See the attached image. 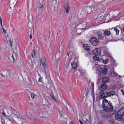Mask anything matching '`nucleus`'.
<instances>
[{"instance_id":"obj_1","label":"nucleus","mask_w":124,"mask_h":124,"mask_svg":"<svg viewBox=\"0 0 124 124\" xmlns=\"http://www.w3.org/2000/svg\"><path fill=\"white\" fill-rule=\"evenodd\" d=\"M102 106L104 110L107 112L111 113L113 111V107L112 103L106 99L102 100Z\"/></svg>"},{"instance_id":"obj_2","label":"nucleus","mask_w":124,"mask_h":124,"mask_svg":"<svg viewBox=\"0 0 124 124\" xmlns=\"http://www.w3.org/2000/svg\"><path fill=\"white\" fill-rule=\"evenodd\" d=\"M115 119L117 120L121 121L124 120V118L122 117L124 116V108H120L116 112Z\"/></svg>"},{"instance_id":"obj_3","label":"nucleus","mask_w":124,"mask_h":124,"mask_svg":"<svg viewBox=\"0 0 124 124\" xmlns=\"http://www.w3.org/2000/svg\"><path fill=\"white\" fill-rule=\"evenodd\" d=\"M108 66L105 65L102 67L100 66H98L96 68V73L100 75L102 73L103 74L106 75L108 72Z\"/></svg>"},{"instance_id":"obj_4","label":"nucleus","mask_w":124,"mask_h":124,"mask_svg":"<svg viewBox=\"0 0 124 124\" xmlns=\"http://www.w3.org/2000/svg\"><path fill=\"white\" fill-rule=\"evenodd\" d=\"M91 44L94 46H96L98 44L99 41L95 37H92L89 40Z\"/></svg>"},{"instance_id":"obj_5","label":"nucleus","mask_w":124,"mask_h":124,"mask_svg":"<svg viewBox=\"0 0 124 124\" xmlns=\"http://www.w3.org/2000/svg\"><path fill=\"white\" fill-rule=\"evenodd\" d=\"M41 62L42 65L45 70L46 69L47 65L46 59L45 57H43L41 59Z\"/></svg>"},{"instance_id":"obj_6","label":"nucleus","mask_w":124,"mask_h":124,"mask_svg":"<svg viewBox=\"0 0 124 124\" xmlns=\"http://www.w3.org/2000/svg\"><path fill=\"white\" fill-rule=\"evenodd\" d=\"M103 35V33L100 31H98L95 34L96 36L99 39H103L104 38Z\"/></svg>"},{"instance_id":"obj_7","label":"nucleus","mask_w":124,"mask_h":124,"mask_svg":"<svg viewBox=\"0 0 124 124\" xmlns=\"http://www.w3.org/2000/svg\"><path fill=\"white\" fill-rule=\"evenodd\" d=\"M102 115L103 117L108 118L111 115V113L107 112L106 111H102L101 112Z\"/></svg>"},{"instance_id":"obj_8","label":"nucleus","mask_w":124,"mask_h":124,"mask_svg":"<svg viewBox=\"0 0 124 124\" xmlns=\"http://www.w3.org/2000/svg\"><path fill=\"white\" fill-rule=\"evenodd\" d=\"M93 54L95 55H100L101 54V50L99 49H96L93 50L92 51Z\"/></svg>"},{"instance_id":"obj_9","label":"nucleus","mask_w":124,"mask_h":124,"mask_svg":"<svg viewBox=\"0 0 124 124\" xmlns=\"http://www.w3.org/2000/svg\"><path fill=\"white\" fill-rule=\"evenodd\" d=\"M101 94L99 96V98L101 99H105V98L108 97V95L107 94V92H101Z\"/></svg>"},{"instance_id":"obj_10","label":"nucleus","mask_w":124,"mask_h":124,"mask_svg":"<svg viewBox=\"0 0 124 124\" xmlns=\"http://www.w3.org/2000/svg\"><path fill=\"white\" fill-rule=\"evenodd\" d=\"M108 87V85L105 83H104L101 85L99 88L100 91H104L107 89Z\"/></svg>"},{"instance_id":"obj_11","label":"nucleus","mask_w":124,"mask_h":124,"mask_svg":"<svg viewBox=\"0 0 124 124\" xmlns=\"http://www.w3.org/2000/svg\"><path fill=\"white\" fill-rule=\"evenodd\" d=\"M113 29V28H110L108 29V30H109V31L106 30H104L103 32V34H104L105 35L107 36H108L111 34L110 32V30H111L112 29Z\"/></svg>"},{"instance_id":"obj_12","label":"nucleus","mask_w":124,"mask_h":124,"mask_svg":"<svg viewBox=\"0 0 124 124\" xmlns=\"http://www.w3.org/2000/svg\"><path fill=\"white\" fill-rule=\"evenodd\" d=\"M62 54L60 51L57 52L55 56V58H56L57 60L58 59H60L62 57Z\"/></svg>"},{"instance_id":"obj_13","label":"nucleus","mask_w":124,"mask_h":124,"mask_svg":"<svg viewBox=\"0 0 124 124\" xmlns=\"http://www.w3.org/2000/svg\"><path fill=\"white\" fill-rule=\"evenodd\" d=\"M92 7L88 6L86 7V12L88 14H90L92 11Z\"/></svg>"},{"instance_id":"obj_14","label":"nucleus","mask_w":124,"mask_h":124,"mask_svg":"<svg viewBox=\"0 0 124 124\" xmlns=\"http://www.w3.org/2000/svg\"><path fill=\"white\" fill-rule=\"evenodd\" d=\"M98 4L97 3H94L93 6H91L93 8V10L95 11L98 8Z\"/></svg>"},{"instance_id":"obj_15","label":"nucleus","mask_w":124,"mask_h":124,"mask_svg":"<svg viewBox=\"0 0 124 124\" xmlns=\"http://www.w3.org/2000/svg\"><path fill=\"white\" fill-rule=\"evenodd\" d=\"M96 16L97 17V18H96V20L101 21L103 18V16L101 14H100L98 15H96Z\"/></svg>"},{"instance_id":"obj_16","label":"nucleus","mask_w":124,"mask_h":124,"mask_svg":"<svg viewBox=\"0 0 124 124\" xmlns=\"http://www.w3.org/2000/svg\"><path fill=\"white\" fill-rule=\"evenodd\" d=\"M83 46L84 49L87 51H89L90 50V46L87 44H84Z\"/></svg>"},{"instance_id":"obj_17","label":"nucleus","mask_w":124,"mask_h":124,"mask_svg":"<svg viewBox=\"0 0 124 124\" xmlns=\"http://www.w3.org/2000/svg\"><path fill=\"white\" fill-rule=\"evenodd\" d=\"M107 94L108 97H110L113 96L115 94V92L114 91H111L109 92H107Z\"/></svg>"},{"instance_id":"obj_18","label":"nucleus","mask_w":124,"mask_h":124,"mask_svg":"<svg viewBox=\"0 0 124 124\" xmlns=\"http://www.w3.org/2000/svg\"><path fill=\"white\" fill-rule=\"evenodd\" d=\"M110 81V78L108 77H104L102 79V81L104 83H107Z\"/></svg>"},{"instance_id":"obj_19","label":"nucleus","mask_w":124,"mask_h":124,"mask_svg":"<svg viewBox=\"0 0 124 124\" xmlns=\"http://www.w3.org/2000/svg\"><path fill=\"white\" fill-rule=\"evenodd\" d=\"M117 74L115 72H111L109 73L108 74V75L109 77H115L116 76Z\"/></svg>"},{"instance_id":"obj_20","label":"nucleus","mask_w":124,"mask_h":124,"mask_svg":"<svg viewBox=\"0 0 124 124\" xmlns=\"http://www.w3.org/2000/svg\"><path fill=\"white\" fill-rule=\"evenodd\" d=\"M71 65L73 69L75 70L77 67V65L75 62H72L71 63Z\"/></svg>"},{"instance_id":"obj_21","label":"nucleus","mask_w":124,"mask_h":124,"mask_svg":"<svg viewBox=\"0 0 124 124\" xmlns=\"http://www.w3.org/2000/svg\"><path fill=\"white\" fill-rule=\"evenodd\" d=\"M64 8L66 10V13H68L70 10V9L68 4H66L64 5Z\"/></svg>"},{"instance_id":"obj_22","label":"nucleus","mask_w":124,"mask_h":124,"mask_svg":"<svg viewBox=\"0 0 124 124\" xmlns=\"http://www.w3.org/2000/svg\"><path fill=\"white\" fill-rule=\"evenodd\" d=\"M11 62H12V61L13 62H14L15 61V60L16 59V55L15 54H12L11 56Z\"/></svg>"},{"instance_id":"obj_23","label":"nucleus","mask_w":124,"mask_h":124,"mask_svg":"<svg viewBox=\"0 0 124 124\" xmlns=\"http://www.w3.org/2000/svg\"><path fill=\"white\" fill-rule=\"evenodd\" d=\"M100 62H103V63L106 64H107L108 62V59H106L105 61L103 59L101 58L100 59Z\"/></svg>"},{"instance_id":"obj_24","label":"nucleus","mask_w":124,"mask_h":124,"mask_svg":"<svg viewBox=\"0 0 124 124\" xmlns=\"http://www.w3.org/2000/svg\"><path fill=\"white\" fill-rule=\"evenodd\" d=\"M28 63L30 64V66L32 67H33V65L32 60H29L28 61Z\"/></svg>"},{"instance_id":"obj_25","label":"nucleus","mask_w":124,"mask_h":124,"mask_svg":"<svg viewBox=\"0 0 124 124\" xmlns=\"http://www.w3.org/2000/svg\"><path fill=\"white\" fill-rule=\"evenodd\" d=\"M97 56L94 55L93 57V59L95 61H99L100 62V59Z\"/></svg>"},{"instance_id":"obj_26","label":"nucleus","mask_w":124,"mask_h":124,"mask_svg":"<svg viewBox=\"0 0 124 124\" xmlns=\"http://www.w3.org/2000/svg\"><path fill=\"white\" fill-rule=\"evenodd\" d=\"M114 30L116 32V35H117L119 34V30H118L117 28L115 27L114 28Z\"/></svg>"},{"instance_id":"obj_27","label":"nucleus","mask_w":124,"mask_h":124,"mask_svg":"<svg viewBox=\"0 0 124 124\" xmlns=\"http://www.w3.org/2000/svg\"><path fill=\"white\" fill-rule=\"evenodd\" d=\"M59 110L60 111L59 114L60 115H62V113L63 111V110L62 108H59Z\"/></svg>"},{"instance_id":"obj_28","label":"nucleus","mask_w":124,"mask_h":124,"mask_svg":"<svg viewBox=\"0 0 124 124\" xmlns=\"http://www.w3.org/2000/svg\"><path fill=\"white\" fill-rule=\"evenodd\" d=\"M36 53L35 51V50H33L32 51L31 53V55L33 58L34 56H35Z\"/></svg>"},{"instance_id":"obj_29","label":"nucleus","mask_w":124,"mask_h":124,"mask_svg":"<svg viewBox=\"0 0 124 124\" xmlns=\"http://www.w3.org/2000/svg\"><path fill=\"white\" fill-rule=\"evenodd\" d=\"M43 8V4H39L38 8L39 9H42Z\"/></svg>"},{"instance_id":"obj_30","label":"nucleus","mask_w":124,"mask_h":124,"mask_svg":"<svg viewBox=\"0 0 124 124\" xmlns=\"http://www.w3.org/2000/svg\"><path fill=\"white\" fill-rule=\"evenodd\" d=\"M50 96L54 100L56 101L55 99L54 98V96L53 94H50Z\"/></svg>"},{"instance_id":"obj_31","label":"nucleus","mask_w":124,"mask_h":124,"mask_svg":"<svg viewBox=\"0 0 124 124\" xmlns=\"http://www.w3.org/2000/svg\"><path fill=\"white\" fill-rule=\"evenodd\" d=\"M115 60H113V61H112V64H113L112 65L113 66H116V63H115Z\"/></svg>"},{"instance_id":"obj_32","label":"nucleus","mask_w":124,"mask_h":124,"mask_svg":"<svg viewBox=\"0 0 124 124\" xmlns=\"http://www.w3.org/2000/svg\"><path fill=\"white\" fill-rule=\"evenodd\" d=\"M38 81L39 82H40L42 84H43V82L42 81L41 78H39Z\"/></svg>"},{"instance_id":"obj_33","label":"nucleus","mask_w":124,"mask_h":124,"mask_svg":"<svg viewBox=\"0 0 124 124\" xmlns=\"http://www.w3.org/2000/svg\"><path fill=\"white\" fill-rule=\"evenodd\" d=\"M121 30L122 31V33H123V36L124 37V27H123L122 28H121Z\"/></svg>"},{"instance_id":"obj_34","label":"nucleus","mask_w":124,"mask_h":124,"mask_svg":"<svg viewBox=\"0 0 124 124\" xmlns=\"http://www.w3.org/2000/svg\"><path fill=\"white\" fill-rule=\"evenodd\" d=\"M6 78H9L11 77V75H10L9 73H8V75L6 76Z\"/></svg>"},{"instance_id":"obj_35","label":"nucleus","mask_w":124,"mask_h":124,"mask_svg":"<svg viewBox=\"0 0 124 124\" xmlns=\"http://www.w3.org/2000/svg\"><path fill=\"white\" fill-rule=\"evenodd\" d=\"M68 65L67 66H65V70L66 71H67L68 70Z\"/></svg>"},{"instance_id":"obj_36","label":"nucleus","mask_w":124,"mask_h":124,"mask_svg":"<svg viewBox=\"0 0 124 124\" xmlns=\"http://www.w3.org/2000/svg\"><path fill=\"white\" fill-rule=\"evenodd\" d=\"M34 32L33 30L32 29H31L30 31V34H33L34 33Z\"/></svg>"},{"instance_id":"obj_37","label":"nucleus","mask_w":124,"mask_h":124,"mask_svg":"<svg viewBox=\"0 0 124 124\" xmlns=\"http://www.w3.org/2000/svg\"><path fill=\"white\" fill-rule=\"evenodd\" d=\"M34 94L33 93L31 94V98L32 99H33L34 98Z\"/></svg>"},{"instance_id":"obj_38","label":"nucleus","mask_w":124,"mask_h":124,"mask_svg":"<svg viewBox=\"0 0 124 124\" xmlns=\"http://www.w3.org/2000/svg\"><path fill=\"white\" fill-rule=\"evenodd\" d=\"M9 42L10 43V45L11 46H12V41L11 40V39H10L9 40Z\"/></svg>"},{"instance_id":"obj_39","label":"nucleus","mask_w":124,"mask_h":124,"mask_svg":"<svg viewBox=\"0 0 124 124\" xmlns=\"http://www.w3.org/2000/svg\"><path fill=\"white\" fill-rule=\"evenodd\" d=\"M42 9H39V12L38 13L39 14H40L41 13V11H42Z\"/></svg>"},{"instance_id":"obj_40","label":"nucleus","mask_w":124,"mask_h":124,"mask_svg":"<svg viewBox=\"0 0 124 124\" xmlns=\"http://www.w3.org/2000/svg\"><path fill=\"white\" fill-rule=\"evenodd\" d=\"M0 23L1 24V26H2V20L1 17H0Z\"/></svg>"},{"instance_id":"obj_41","label":"nucleus","mask_w":124,"mask_h":124,"mask_svg":"<svg viewBox=\"0 0 124 124\" xmlns=\"http://www.w3.org/2000/svg\"><path fill=\"white\" fill-rule=\"evenodd\" d=\"M3 31L4 33L5 34L6 33V31L5 29H3Z\"/></svg>"},{"instance_id":"obj_42","label":"nucleus","mask_w":124,"mask_h":124,"mask_svg":"<svg viewBox=\"0 0 124 124\" xmlns=\"http://www.w3.org/2000/svg\"><path fill=\"white\" fill-rule=\"evenodd\" d=\"M79 30V29H78L77 30V33L79 35H80V34H81L82 33L81 32L80 33H78V30Z\"/></svg>"},{"instance_id":"obj_43","label":"nucleus","mask_w":124,"mask_h":124,"mask_svg":"<svg viewBox=\"0 0 124 124\" xmlns=\"http://www.w3.org/2000/svg\"><path fill=\"white\" fill-rule=\"evenodd\" d=\"M2 115L3 116H5L6 115V114L4 112H2Z\"/></svg>"},{"instance_id":"obj_44","label":"nucleus","mask_w":124,"mask_h":124,"mask_svg":"<svg viewBox=\"0 0 124 124\" xmlns=\"http://www.w3.org/2000/svg\"><path fill=\"white\" fill-rule=\"evenodd\" d=\"M37 118H35L33 120L34 121H35V122L36 121H37Z\"/></svg>"},{"instance_id":"obj_45","label":"nucleus","mask_w":124,"mask_h":124,"mask_svg":"<svg viewBox=\"0 0 124 124\" xmlns=\"http://www.w3.org/2000/svg\"><path fill=\"white\" fill-rule=\"evenodd\" d=\"M10 0H7V3H8L9 4L10 2Z\"/></svg>"},{"instance_id":"obj_46","label":"nucleus","mask_w":124,"mask_h":124,"mask_svg":"<svg viewBox=\"0 0 124 124\" xmlns=\"http://www.w3.org/2000/svg\"><path fill=\"white\" fill-rule=\"evenodd\" d=\"M121 91L122 92V94L123 95H124V91L122 90H121Z\"/></svg>"},{"instance_id":"obj_47","label":"nucleus","mask_w":124,"mask_h":124,"mask_svg":"<svg viewBox=\"0 0 124 124\" xmlns=\"http://www.w3.org/2000/svg\"><path fill=\"white\" fill-rule=\"evenodd\" d=\"M32 38V36L31 34H30V39H31Z\"/></svg>"},{"instance_id":"obj_48","label":"nucleus","mask_w":124,"mask_h":124,"mask_svg":"<svg viewBox=\"0 0 124 124\" xmlns=\"http://www.w3.org/2000/svg\"><path fill=\"white\" fill-rule=\"evenodd\" d=\"M2 124H5V122L4 121H2Z\"/></svg>"},{"instance_id":"obj_49","label":"nucleus","mask_w":124,"mask_h":124,"mask_svg":"<svg viewBox=\"0 0 124 124\" xmlns=\"http://www.w3.org/2000/svg\"><path fill=\"white\" fill-rule=\"evenodd\" d=\"M70 124H74L73 122H70Z\"/></svg>"},{"instance_id":"obj_50","label":"nucleus","mask_w":124,"mask_h":124,"mask_svg":"<svg viewBox=\"0 0 124 124\" xmlns=\"http://www.w3.org/2000/svg\"><path fill=\"white\" fill-rule=\"evenodd\" d=\"M21 124H27L25 122H23Z\"/></svg>"},{"instance_id":"obj_51","label":"nucleus","mask_w":124,"mask_h":124,"mask_svg":"<svg viewBox=\"0 0 124 124\" xmlns=\"http://www.w3.org/2000/svg\"><path fill=\"white\" fill-rule=\"evenodd\" d=\"M36 108L37 109H39V106L38 105L37 106H36Z\"/></svg>"},{"instance_id":"obj_52","label":"nucleus","mask_w":124,"mask_h":124,"mask_svg":"<svg viewBox=\"0 0 124 124\" xmlns=\"http://www.w3.org/2000/svg\"><path fill=\"white\" fill-rule=\"evenodd\" d=\"M92 85L93 86V87L94 86V84H93V82L92 83Z\"/></svg>"},{"instance_id":"obj_53","label":"nucleus","mask_w":124,"mask_h":124,"mask_svg":"<svg viewBox=\"0 0 124 124\" xmlns=\"http://www.w3.org/2000/svg\"><path fill=\"white\" fill-rule=\"evenodd\" d=\"M67 55L68 56H69V54H70L69 53H68V52H67Z\"/></svg>"},{"instance_id":"obj_54","label":"nucleus","mask_w":124,"mask_h":124,"mask_svg":"<svg viewBox=\"0 0 124 124\" xmlns=\"http://www.w3.org/2000/svg\"><path fill=\"white\" fill-rule=\"evenodd\" d=\"M4 116L5 117H6V118H7V117H8V116L6 115L5 116Z\"/></svg>"},{"instance_id":"obj_55","label":"nucleus","mask_w":124,"mask_h":124,"mask_svg":"<svg viewBox=\"0 0 124 124\" xmlns=\"http://www.w3.org/2000/svg\"><path fill=\"white\" fill-rule=\"evenodd\" d=\"M113 40L114 41H117L118 40H116L113 39Z\"/></svg>"},{"instance_id":"obj_56","label":"nucleus","mask_w":124,"mask_h":124,"mask_svg":"<svg viewBox=\"0 0 124 124\" xmlns=\"http://www.w3.org/2000/svg\"><path fill=\"white\" fill-rule=\"evenodd\" d=\"M1 26L2 28V30H3V29H4V28H3V26L2 25V26Z\"/></svg>"},{"instance_id":"obj_57","label":"nucleus","mask_w":124,"mask_h":124,"mask_svg":"<svg viewBox=\"0 0 124 124\" xmlns=\"http://www.w3.org/2000/svg\"><path fill=\"white\" fill-rule=\"evenodd\" d=\"M8 121H10V119H9V118H8Z\"/></svg>"},{"instance_id":"obj_58","label":"nucleus","mask_w":124,"mask_h":124,"mask_svg":"<svg viewBox=\"0 0 124 124\" xmlns=\"http://www.w3.org/2000/svg\"><path fill=\"white\" fill-rule=\"evenodd\" d=\"M44 106H46V107H47V105H46V104H45V105H44Z\"/></svg>"},{"instance_id":"obj_59","label":"nucleus","mask_w":124,"mask_h":124,"mask_svg":"<svg viewBox=\"0 0 124 124\" xmlns=\"http://www.w3.org/2000/svg\"><path fill=\"white\" fill-rule=\"evenodd\" d=\"M13 110H14L15 111H16V110L15 109L13 108Z\"/></svg>"},{"instance_id":"obj_60","label":"nucleus","mask_w":124,"mask_h":124,"mask_svg":"<svg viewBox=\"0 0 124 124\" xmlns=\"http://www.w3.org/2000/svg\"><path fill=\"white\" fill-rule=\"evenodd\" d=\"M118 76L120 78L121 77V76H120V75H118Z\"/></svg>"},{"instance_id":"obj_61","label":"nucleus","mask_w":124,"mask_h":124,"mask_svg":"<svg viewBox=\"0 0 124 124\" xmlns=\"http://www.w3.org/2000/svg\"><path fill=\"white\" fill-rule=\"evenodd\" d=\"M86 120L88 122H89V121H88L86 119Z\"/></svg>"},{"instance_id":"obj_62","label":"nucleus","mask_w":124,"mask_h":124,"mask_svg":"<svg viewBox=\"0 0 124 124\" xmlns=\"http://www.w3.org/2000/svg\"><path fill=\"white\" fill-rule=\"evenodd\" d=\"M0 2H1V0H0Z\"/></svg>"},{"instance_id":"obj_63","label":"nucleus","mask_w":124,"mask_h":124,"mask_svg":"<svg viewBox=\"0 0 124 124\" xmlns=\"http://www.w3.org/2000/svg\"><path fill=\"white\" fill-rule=\"evenodd\" d=\"M44 124H46V123H44Z\"/></svg>"},{"instance_id":"obj_64","label":"nucleus","mask_w":124,"mask_h":124,"mask_svg":"<svg viewBox=\"0 0 124 124\" xmlns=\"http://www.w3.org/2000/svg\"><path fill=\"white\" fill-rule=\"evenodd\" d=\"M44 72H45V73H46V71H44Z\"/></svg>"}]
</instances>
